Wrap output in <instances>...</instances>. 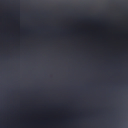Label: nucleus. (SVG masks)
Masks as SVG:
<instances>
[{
  "instance_id": "nucleus-1",
  "label": "nucleus",
  "mask_w": 128,
  "mask_h": 128,
  "mask_svg": "<svg viewBox=\"0 0 128 128\" xmlns=\"http://www.w3.org/2000/svg\"><path fill=\"white\" fill-rule=\"evenodd\" d=\"M110 82H112V0H110Z\"/></svg>"
},
{
  "instance_id": "nucleus-2",
  "label": "nucleus",
  "mask_w": 128,
  "mask_h": 128,
  "mask_svg": "<svg viewBox=\"0 0 128 128\" xmlns=\"http://www.w3.org/2000/svg\"><path fill=\"white\" fill-rule=\"evenodd\" d=\"M110 128H112V97H110Z\"/></svg>"
},
{
  "instance_id": "nucleus-3",
  "label": "nucleus",
  "mask_w": 128,
  "mask_h": 128,
  "mask_svg": "<svg viewBox=\"0 0 128 128\" xmlns=\"http://www.w3.org/2000/svg\"><path fill=\"white\" fill-rule=\"evenodd\" d=\"M113 27V26H112V27ZM113 32H112V33H113ZM112 42H113V39H112ZM112 48H113V46H112ZM113 48H112V49H113ZM113 50H112V51H113Z\"/></svg>"
},
{
  "instance_id": "nucleus-4",
  "label": "nucleus",
  "mask_w": 128,
  "mask_h": 128,
  "mask_svg": "<svg viewBox=\"0 0 128 128\" xmlns=\"http://www.w3.org/2000/svg\"><path fill=\"white\" fill-rule=\"evenodd\" d=\"M112 1H113V0H112Z\"/></svg>"
}]
</instances>
